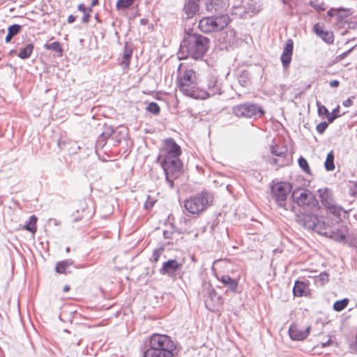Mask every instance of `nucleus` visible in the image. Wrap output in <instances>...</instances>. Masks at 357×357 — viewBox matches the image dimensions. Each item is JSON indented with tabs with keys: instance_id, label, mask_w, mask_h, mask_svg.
Here are the masks:
<instances>
[{
	"instance_id": "f257e3e1",
	"label": "nucleus",
	"mask_w": 357,
	"mask_h": 357,
	"mask_svg": "<svg viewBox=\"0 0 357 357\" xmlns=\"http://www.w3.org/2000/svg\"><path fill=\"white\" fill-rule=\"evenodd\" d=\"M163 142L164 145L160 150V153L157 158V162H160L165 172L166 181L172 189L174 180L183 170V163L179 159L181 149L173 138H167Z\"/></svg>"
},
{
	"instance_id": "f03ea898",
	"label": "nucleus",
	"mask_w": 357,
	"mask_h": 357,
	"mask_svg": "<svg viewBox=\"0 0 357 357\" xmlns=\"http://www.w3.org/2000/svg\"><path fill=\"white\" fill-rule=\"evenodd\" d=\"M176 346L171 337L165 334L153 333L146 343L143 357H174Z\"/></svg>"
},
{
	"instance_id": "7ed1b4c3",
	"label": "nucleus",
	"mask_w": 357,
	"mask_h": 357,
	"mask_svg": "<svg viewBox=\"0 0 357 357\" xmlns=\"http://www.w3.org/2000/svg\"><path fill=\"white\" fill-rule=\"evenodd\" d=\"M209 47V39L199 33H187L180 45V52L186 53L185 57L201 59Z\"/></svg>"
},
{
	"instance_id": "20e7f679",
	"label": "nucleus",
	"mask_w": 357,
	"mask_h": 357,
	"mask_svg": "<svg viewBox=\"0 0 357 357\" xmlns=\"http://www.w3.org/2000/svg\"><path fill=\"white\" fill-rule=\"evenodd\" d=\"M196 73L187 69L183 73H180L178 76L177 86L178 89L186 96L196 99L197 97H203L206 93L202 89L195 85Z\"/></svg>"
},
{
	"instance_id": "39448f33",
	"label": "nucleus",
	"mask_w": 357,
	"mask_h": 357,
	"mask_svg": "<svg viewBox=\"0 0 357 357\" xmlns=\"http://www.w3.org/2000/svg\"><path fill=\"white\" fill-rule=\"evenodd\" d=\"M213 202V194L207 191H202L187 199L184 202V207L190 213L199 214L211 205Z\"/></svg>"
},
{
	"instance_id": "423d86ee",
	"label": "nucleus",
	"mask_w": 357,
	"mask_h": 357,
	"mask_svg": "<svg viewBox=\"0 0 357 357\" xmlns=\"http://www.w3.org/2000/svg\"><path fill=\"white\" fill-rule=\"evenodd\" d=\"M291 197L296 204L304 210L312 212L320 208L319 202L314 194L307 189H296L291 192Z\"/></svg>"
},
{
	"instance_id": "0eeeda50",
	"label": "nucleus",
	"mask_w": 357,
	"mask_h": 357,
	"mask_svg": "<svg viewBox=\"0 0 357 357\" xmlns=\"http://www.w3.org/2000/svg\"><path fill=\"white\" fill-rule=\"evenodd\" d=\"M232 113L238 118L256 119L264 116L265 112L259 105L246 102L233 106Z\"/></svg>"
},
{
	"instance_id": "6e6552de",
	"label": "nucleus",
	"mask_w": 357,
	"mask_h": 357,
	"mask_svg": "<svg viewBox=\"0 0 357 357\" xmlns=\"http://www.w3.org/2000/svg\"><path fill=\"white\" fill-rule=\"evenodd\" d=\"M292 190V185L286 181H280L273 184L271 192L273 198L279 207L287 210L286 202L289 192Z\"/></svg>"
},
{
	"instance_id": "1a4fd4ad",
	"label": "nucleus",
	"mask_w": 357,
	"mask_h": 357,
	"mask_svg": "<svg viewBox=\"0 0 357 357\" xmlns=\"http://www.w3.org/2000/svg\"><path fill=\"white\" fill-rule=\"evenodd\" d=\"M322 205L333 215L340 216L342 208L335 205L332 195L328 188L317 190Z\"/></svg>"
},
{
	"instance_id": "9d476101",
	"label": "nucleus",
	"mask_w": 357,
	"mask_h": 357,
	"mask_svg": "<svg viewBox=\"0 0 357 357\" xmlns=\"http://www.w3.org/2000/svg\"><path fill=\"white\" fill-rule=\"evenodd\" d=\"M236 42V31L234 29H229L219 34L216 45L220 50H227L232 47Z\"/></svg>"
},
{
	"instance_id": "9b49d317",
	"label": "nucleus",
	"mask_w": 357,
	"mask_h": 357,
	"mask_svg": "<svg viewBox=\"0 0 357 357\" xmlns=\"http://www.w3.org/2000/svg\"><path fill=\"white\" fill-rule=\"evenodd\" d=\"M182 266L183 264L176 259H169L163 262L162 267L159 270V273L160 275H167L172 279H176Z\"/></svg>"
},
{
	"instance_id": "f8f14e48",
	"label": "nucleus",
	"mask_w": 357,
	"mask_h": 357,
	"mask_svg": "<svg viewBox=\"0 0 357 357\" xmlns=\"http://www.w3.org/2000/svg\"><path fill=\"white\" fill-rule=\"evenodd\" d=\"M317 215L313 214V212L301 213L297 215L296 221L298 223L304 228L312 230L315 227V221Z\"/></svg>"
},
{
	"instance_id": "ddd939ff",
	"label": "nucleus",
	"mask_w": 357,
	"mask_h": 357,
	"mask_svg": "<svg viewBox=\"0 0 357 357\" xmlns=\"http://www.w3.org/2000/svg\"><path fill=\"white\" fill-rule=\"evenodd\" d=\"M293 50L294 42L291 39H288L285 43L280 57L282 66L284 69H287L290 65L293 54Z\"/></svg>"
},
{
	"instance_id": "4468645a",
	"label": "nucleus",
	"mask_w": 357,
	"mask_h": 357,
	"mask_svg": "<svg viewBox=\"0 0 357 357\" xmlns=\"http://www.w3.org/2000/svg\"><path fill=\"white\" fill-rule=\"evenodd\" d=\"M309 284L308 280H296L293 287L294 296L296 297L307 296L310 294Z\"/></svg>"
},
{
	"instance_id": "2eb2a0df",
	"label": "nucleus",
	"mask_w": 357,
	"mask_h": 357,
	"mask_svg": "<svg viewBox=\"0 0 357 357\" xmlns=\"http://www.w3.org/2000/svg\"><path fill=\"white\" fill-rule=\"evenodd\" d=\"M202 91L206 93V95L203 97H197L196 99H206L216 94L221 93V90L218 86V80L215 77H211L208 79V89H202Z\"/></svg>"
},
{
	"instance_id": "dca6fc26",
	"label": "nucleus",
	"mask_w": 357,
	"mask_h": 357,
	"mask_svg": "<svg viewBox=\"0 0 357 357\" xmlns=\"http://www.w3.org/2000/svg\"><path fill=\"white\" fill-rule=\"evenodd\" d=\"M310 327L307 326L304 330L298 329L295 326H290L289 328V335L291 340H305L310 334Z\"/></svg>"
},
{
	"instance_id": "f3484780",
	"label": "nucleus",
	"mask_w": 357,
	"mask_h": 357,
	"mask_svg": "<svg viewBox=\"0 0 357 357\" xmlns=\"http://www.w3.org/2000/svg\"><path fill=\"white\" fill-rule=\"evenodd\" d=\"M313 29L316 35L327 44H332L333 43L334 35L332 31H324L319 24H315Z\"/></svg>"
},
{
	"instance_id": "a211bd4d",
	"label": "nucleus",
	"mask_w": 357,
	"mask_h": 357,
	"mask_svg": "<svg viewBox=\"0 0 357 357\" xmlns=\"http://www.w3.org/2000/svg\"><path fill=\"white\" fill-rule=\"evenodd\" d=\"M325 236L339 243H342L346 239L345 232L342 228L339 227L330 228Z\"/></svg>"
},
{
	"instance_id": "6ab92c4d",
	"label": "nucleus",
	"mask_w": 357,
	"mask_h": 357,
	"mask_svg": "<svg viewBox=\"0 0 357 357\" xmlns=\"http://www.w3.org/2000/svg\"><path fill=\"white\" fill-rule=\"evenodd\" d=\"M213 17H206L199 20V28L202 32L210 33L215 31Z\"/></svg>"
},
{
	"instance_id": "aec40b11",
	"label": "nucleus",
	"mask_w": 357,
	"mask_h": 357,
	"mask_svg": "<svg viewBox=\"0 0 357 357\" xmlns=\"http://www.w3.org/2000/svg\"><path fill=\"white\" fill-rule=\"evenodd\" d=\"M215 24V31H221L230 22V17L227 14L213 16Z\"/></svg>"
},
{
	"instance_id": "412c9836",
	"label": "nucleus",
	"mask_w": 357,
	"mask_h": 357,
	"mask_svg": "<svg viewBox=\"0 0 357 357\" xmlns=\"http://www.w3.org/2000/svg\"><path fill=\"white\" fill-rule=\"evenodd\" d=\"M184 10L188 18L192 17L199 12V5L197 0H188L184 6Z\"/></svg>"
},
{
	"instance_id": "4be33fe9",
	"label": "nucleus",
	"mask_w": 357,
	"mask_h": 357,
	"mask_svg": "<svg viewBox=\"0 0 357 357\" xmlns=\"http://www.w3.org/2000/svg\"><path fill=\"white\" fill-rule=\"evenodd\" d=\"M74 264V261L72 259H65L61 261H58L55 266V271L56 273L60 274H66L70 273L67 269Z\"/></svg>"
},
{
	"instance_id": "5701e85b",
	"label": "nucleus",
	"mask_w": 357,
	"mask_h": 357,
	"mask_svg": "<svg viewBox=\"0 0 357 357\" xmlns=\"http://www.w3.org/2000/svg\"><path fill=\"white\" fill-rule=\"evenodd\" d=\"M315 227L312 230L319 233V234L325 236L326 234L330 229L329 225L324 220H320L318 216L316 218Z\"/></svg>"
},
{
	"instance_id": "b1692460",
	"label": "nucleus",
	"mask_w": 357,
	"mask_h": 357,
	"mask_svg": "<svg viewBox=\"0 0 357 357\" xmlns=\"http://www.w3.org/2000/svg\"><path fill=\"white\" fill-rule=\"evenodd\" d=\"M220 281L231 291H236L238 282L235 279H233L228 275H224L220 278Z\"/></svg>"
},
{
	"instance_id": "393cba45",
	"label": "nucleus",
	"mask_w": 357,
	"mask_h": 357,
	"mask_svg": "<svg viewBox=\"0 0 357 357\" xmlns=\"http://www.w3.org/2000/svg\"><path fill=\"white\" fill-rule=\"evenodd\" d=\"M22 26L14 24L8 28V33L5 38L6 43H8L11 41L13 37L17 36L22 30Z\"/></svg>"
},
{
	"instance_id": "a878e982",
	"label": "nucleus",
	"mask_w": 357,
	"mask_h": 357,
	"mask_svg": "<svg viewBox=\"0 0 357 357\" xmlns=\"http://www.w3.org/2000/svg\"><path fill=\"white\" fill-rule=\"evenodd\" d=\"M34 45L32 43H28L20 49L17 56L22 59H29L33 53Z\"/></svg>"
},
{
	"instance_id": "bb28decb",
	"label": "nucleus",
	"mask_w": 357,
	"mask_h": 357,
	"mask_svg": "<svg viewBox=\"0 0 357 357\" xmlns=\"http://www.w3.org/2000/svg\"><path fill=\"white\" fill-rule=\"evenodd\" d=\"M227 6V0H213V1L210 3H207L206 4L207 10H215L217 11L219 9V7L220 6L222 8H225Z\"/></svg>"
},
{
	"instance_id": "cd10ccee",
	"label": "nucleus",
	"mask_w": 357,
	"mask_h": 357,
	"mask_svg": "<svg viewBox=\"0 0 357 357\" xmlns=\"http://www.w3.org/2000/svg\"><path fill=\"white\" fill-rule=\"evenodd\" d=\"M114 132V128L112 127H107L104 131L100 135L97 139V144L103 146L105 145V140L109 138Z\"/></svg>"
},
{
	"instance_id": "c85d7f7f",
	"label": "nucleus",
	"mask_w": 357,
	"mask_h": 357,
	"mask_svg": "<svg viewBox=\"0 0 357 357\" xmlns=\"http://www.w3.org/2000/svg\"><path fill=\"white\" fill-rule=\"evenodd\" d=\"M335 155L333 151H331L329 153H328L326 155V160L324 162V167L326 171L331 172L333 171L335 169Z\"/></svg>"
},
{
	"instance_id": "c756f323",
	"label": "nucleus",
	"mask_w": 357,
	"mask_h": 357,
	"mask_svg": "<svg viewBox=\"0 0 357 357\" xmlns=\"http://www.w3.org/2000/svg\"><path fill=\"white\" fill-rule=\"evenodd\" d=\"M132 54V49L126 43L124 46L123 55L122 59V63L124 64L126 66H129Z\"/></svg>"
},
{
	"instance_id": "7c9ffc66",
	"label": "nucleus",
	"mask_w": 357,
	"mask_h": 357,
	"mask_svg": "<svg viewBox=\"0 0 357 357\" xmlns=\"http://www.w3.org/2000/svg\"><path fill=\"white\" fill-rule=\"evenodd\" d=\"M37 217L32 215L29 218V222L24 226V229L34 234L36 231Z\"/></svg>"
},
{
	"instance_id": "2f4dec72",
	"label": "nucleus",
	"mask_w": 357,
	"mask_h": 357,
	"mask_svg": "<svg viewBox=\"0 0 357 357\" xmlns=\"http://www.w3.org/2000/svg\"><path fill=\"white\" fill-rule=\"evenodd\" d=\"M44 48L48 50H52L59 53V56H62L63 49L59 42L55 41L52 43H45Z\"/></svg>"
},
{
	"instance_id": "473e14b6",
	"label": "nucleus",
	"mask_w": 357,
	"mask_h": 357,
	"mask_svg": "<svg viewBox=\"0 0 357 357\" xmlns=\"http://www.w3.org/2000/svg\"><path fill=\"white\" fill-rule=\"evenodd\" d=\"M349 302V299L346 298L336 301L333 304V308L336 312H341L347 307Z\"/></svg>"
},
{
	"instance_id": "72a5a7b5",
	"label": "nucleus",
	"mask_w": 357,
	"mask_h": 357,
	"mask_svg": "<svg viewBox=\"0 0 357 357\" xmlns=\"http://www.w3.org/2000/svg\"><path fill=\"white\" fill-rule=\"evenodd\" d=\"M287 152V149L285 146L282 148H279L277 146H271V153L278 157H284L286 155Z\"/></svg>"
},
{
	"instance_id": "f704fd0d",
	"label": "nucleus",
	"mask_w": 357,
	"mask_h": 357,
	"mask_svg": "<svg viewBox=\"0 0 357 357\" xmlns=\"http://www.w3.org/2000/svg\"><path fill=\"white\" fill-rule=\"evenodd\" d=\"M298 163L300 168L307 174H311V170L307 160L301 156L298 160Z\"/></svg>"
},
{
	"instance_id": "c9c22d12",
	"label": "nucleus",
	"mask_w": 357,
	"mask_h": 357,
	"mask_svg": "<svg viewBox=\"0 0 357 357\" xmlns=\"http://www.w3.org/2000/svg\"><path fill=\"white\" fill-rule=\"evenodd\" d=\"M135 0H118L116 3L117 10L126 9L133 4Z\"/></svg>"
},
{
	"instance_id": "e433bc0d",
	"label": "nucleus",
	"mask_w": 357,
	"mask_h": 357,
	"mask_svg": "<svg viewBox=\"0 0 357 357\" xmlns=\"http://www.w3.org/2000/svg\"><path fill=\"white\" fill-rule=\"evenodd\" d=\"M340 116V107L337 106V107L334 108L332 111V112H328V114L327 115V120L328 123H333L336 119Z\"/></svg>"
},
{
	"instance_id": "4c0bfd02",
	"label": "nucleus",
	"mask_w": 357,
	"mask_h": 357,
	"mask_svg": "<svg viewBox=\"0 0 357 357\" xmlns=\"http://www.w3.org/2000/svg\"><path fill=\"white\" fill-rule=\"evenodd\" d=\"M146 109L154 115H158L160 112V107L155 102H151L149 104Z\"/></svg>"
},
{
	"instance_id": "58836bf2",
	"label": "nucleus",
	"mask_w": 357,
	"mask_h": 357,
	"mask_svg": "<svg viewBox=\"0 0 357 357\" xmlns=\"http://www.w3.org/2000/svg\"><path fill=\"white\" fill-rule=\"evenodd\" d=\"M316 278V282H319L321 284H324L328 281V274L326 272H321Z\"/></svg>"
},
{
	"instance_id": "ea45409f",
	"label": "nucleus",
	"mask_w": 357,
	"mask_h": 357,
	"mask_svg": "<svg viewBox=\"0 0 357 357\" xmlns=\"http://www.w3.org/2000/svg\"><path fill=\"white\" fill-rule=\"evenodd\" d=\"M163 252V248H158L153 250L151 260L155 263L159 260L160 255Z\"/></svg>"
},
{
	"instance_id": "a19ab883",
	"label": "nucleus",
	"mask_w": 357,
	"mask_h": 357,
	"mask_svg": "<svg viewBox=\"0 0 357 357\" xmlns=\"http://www.w3.org/2000/svg\"><path fill=\"white\" fill-rule=\"evenodd\" d=\"M328 112V109L324 105H320L317 102V113L319 116H326L327 117Z\"/></svg>"
},
{
	"instance_id": "79ce46f5",
	"label": "nucleus",
	"mask_w": 357,
	"mask_h": 357,
	"mask_svg": "<svg viewBox=\"0 0 357 357\" xmlns=\"http://www.w3.org/2000/svg\"><path fill=\"white\" fill-rule=\"evenodd\" d=\"M328 121H322L317 124L316 129L319 134H323L328 126Z\"/></svg>"
},
{
	"instance_id": "37998d69",
	"label": "nucleus",
	"mask_w": 357,
	"mask_h": 357,
	"mask_svg": "<svg viewBox=\"0 0 357 357\" xmlns=\"http://www.w3.org/2000/svg\"><path fill=\"white\" fill-rule=\"evenodd\" d=\"M92 8L93 7H91V6L89 7L86 6V10L87 13H85V15H84L82 18V22L83 23L86 24L89 22L90 17H91V12L92 11Z\"/></svg>"
},
{
	"instance_id": "c03bdc74",
	"label": "nucleus",
	"mask_w": 357,
	"mask_h": 357,
	"mask_svg": "<svg viewBox=\"0 0 357 357\" xmlns=\"http://www.w3.org/2000/svg\"><path fill=\"white\" fill-rule=\"evenodd\" d=\"M341 10L347 12V15H348L350 13V10L349 8H344L340 7V8H339L337 9H332V8L330 9L327 12V14L329 16H333L335 15V12L339 13Z\"/></svg>"
},
{
	"instance_id": "a18cd8bd",
	"label": "nucleus",
	"mask_w": 357,
	"mask_h": 357,
	"mask_svg": "<svg viewBox=\"0 0 357 357\" xmlns=\"http://www.w3.org/2000/svg\"><path fill=\"white\" fill-rule=\"evenodd\" d=\"M356 46H354L351 48H350L349 50H348L347 51L342 53L341 54L338 55L337 57H336V60L337 61H341L342 59H344V58H346L349 54V53L351 52V51L356 47Z\"/></svg>"
},
{
	"instance_id": "49530a36",
	"label": "nucleus",
	"mask_w": 357,
	"mask_h": 357,
	"mask_svg": "<svg viewBox=\"0 0 357 357\" xmlns=\"http://www.w3.org/2000/svg\"><path fill=\"white\" fill-rule=\"evenodd\" d=\"M155 201L154 199H151L149 196L147 200L144 203V208L146 209H151L155 204Z\"/></svg>"
},
{
	"instance_id": "de8ad7c7",
	"label": "nucleus",
	"mask_w": 357,
	"mask_h": 357,
	"mask_svg": "<svg viewBox=\"0 0 357 357\" xmlns=\"http://www.w3.org/2000/svg\"><path fill=\"white\" fill-rule=\"evenodd\" d=\"M310 5L311 6H312L316 10H318V11H321V10H325V8L323 4H316L314 3V2L313 1H310Z\"/></svg>"
},
{
	"instance_id": "09e8293b",
	"label": "nucleus",
	"mask_w": 357,
	"mask_h": 357,
	"mask_svg": "<svg viewBox=\"0 0 357 357\" xmlns=\"http://www.w3.org/2000/svg\"><path fill=\"white\" fill-rule=\"evenodd\" d=\"M347 28L349 29H354L357 28V22L354 21L347 22Z\"/></svg>"
},
{
	"instance_id": "8fccbe9b",
	"label": "nucleus",
	"mask_w": 357,
	"mask_h": 357,
	"mask_svg": "<svg viewBox=\"0 0 357 357\" xmlns=\"http://www.w3.org/2000/svg\"><path fill=\"white\" fill-rule=\"evenodd\" d=\"M172 234H173V232L172 231H169V230H164L163 231V236L166 239L171 238L172 236Z\"/></svg>"
},
{
	"instance_id": "3c124183",
	"label": "nucleus",
	"mask_w": 357,
	"mask_h": 357,
	"mask_svg": "<svg viewBox=\"0 0 357 357\" xmlns=\"http://www.w3.org/2000/svg\"><path fill=\"white\" fill-rule=\"evenodd\" d=\"M77 10L83 13V15L87 13L86 10V6L84 3H80L77 6Z\"/></svg>"
},
{
	"instance_id": "603ef678",
	"label": "nucleus",
	"mask_w": 357,
	"mask_h": 357,
	"mask_svg": "<svg viewBox=\"0 0 357 357\" xmlns=\"http://www.w3.org/2000/svg\"><path fill=\"white\" fill-rule=\"evenodd\" d=\"M353 105V100L351 98H349L343 102V105L344 107H350Z\"/></svg>"
},
{
	"instance_id": "864d4df0",
	"label": "nucleus",
	"mask_w": 357,
	"mask_h": 357,
	"mask_svg": "<svg viewBox=\"0 0 357 357\" xmlns=\"http://www.w3.org/2000/svg\"><path fill=\"white\" fill-rule=\"evenodd\" d=\"M330 86L333 88H336V87H338L339 85H340V82L337 79H334L331 82H330Z\"/></svg>"
},
{
	"instance_id": "5fc2aeb1",
	"label": "nucleus",
	"mask_w": 357,
	"mask_h": 357,
	"mask_svg": "<svg viewBox=\"0 0 357 357\" xmlns=\"http://www.w3.org/2000/svg\"><path fill=\"white\" fill-rule=\"evenodd\" d=\"M75 20H76V17L73 15H70L68 17L67 21L69 24H72V23L75 22Z\"/></svg>"
},
{
	"instance_id": "6e6d98bb",
	"label": "nucleus",
	"mask_w": 357,
	"mask_h": 357,
	"mask_svg": "<svg viewBox=\"0 0 357 357\" xmlns=\"http://www.w3.org/2000/svg\"><path fill=\"white\" fill-rule=\"evenodd\" d=\"M351 191L353 195H357V181L354 182Z\"/></svg>"
},
{
	"instance_id": "4d7b16f0",
	"label": "nucleus",
	"mask_w": 357,
	"mask_h": 357,
	"mask_svg": "<svg viewBox=\"0 0 357 357\" xmlns=\"http://www.w3.org/2000/svg\"><path fill=\"white\" fill-rule=\"evenodd\" d=\"M351 347L356 350L357 352V332L356 335V341L351 344Z\"/></svg>"
},
{
	"instance_id": "13d9d810",
	"label": "nucleus",
	"mask_w": 357,
	"mask_h": 357,
	"mask_svg": "<svg viewBox=\"0 0 357 357\" xmlns=\"http://www.w3.org/2000/svg\"><path fill=\"white\" fill-rule=\"evenodd\" d=\"M331 340L329 339L328 341H326V342H323L321 343V347L322 348H324L326 347H328L330 344H331Z\"/></svg>"
},
{
	"instance_id": "bf43d9fd",
	"label": "nucleus",
	"mask_w": 357,
	"mask_h": 357,
	"mask_svg": "<svg viewBox=\"0 0 357 357\" xmlns=\"http://www.w3.org/2000/svg\"><path fill=\"white\" fill-rule=\"evenodd\" d=\"M149 22V20L146 18L141 19L140 23L142 25H146Z\"/></svg>"
},
{
	"instance_id": "052dcab7",
	"label": "nucleus",
	"mask_w": 357,
	"mask_h": 357,
	"mask_svg": "<svg viewBox=\"0 0 357 357\" xmlns=\"http://www.w3.org/2000/svg\"><path fill=\"white\" fill-rule=\"evenodd\" d=\"M98 3V0H92L91 2V7H94Z\"/></svg>"
},
{
	"instance_id": "680f3d73",
	"label": "nucleus",
	"mask_w": 357,
	"mask_h": 357,
	"mask_svg": "<svg viewBox=\"0 0 357 357\" xmlns=\"http://www.w3.org/2000/svg\"><path fill=\"white\" fill-rule=\"evenodd\" d=\"M50 222H53L55 225H57L59 224L58 220L56 219H54V218H50Z\"/></svg>"
},
{
	"instance_id": "e2e57ef3",
	"label": "nucleus",
	"mask_w": 357,
	"mask_h": 357,
	"mask_svg": "<svg viewBox=\"0 0 357 357\" xmlns=\"http://www.w3.org/2000/svg\"><path fill=\"white\" fill-rule=\"evenodd\" d=\"M277 162H278V160H277V159H275V158H273V159L271 160V164L276 165V164H277Z\"/></svg>"
},
{
	"instance_id": "0e129e2a",
	"label": "nucleus",
	"mask_w": 357,
	"mask_h": 357,
	"mask_svg": "<svg viewBox=\"0 0 357 357\" xmlns=\"http://www.w3.org/2000/svg\"><path fill=\"white\" fill-rule=\"evenodd\" d=\"M70 287L69 286L66 285L63 287V291L66 292L69 290Z\"/></svg>"
},
{
	"instance_id": "69168bd1",
	"label": "nucleus",
	"mask_w": 357,
	"mask_h": 357,
	"mask_svg": "<svg viewBox=\"0 0 357 357\" xmlns=\"http://www.w3.org/2000/svg\"><path fill=\"white\" fill-rule=\"evenodd\" d=\"M81 342H82V339H81V338H79V339L77 340V343H76V345H77V346H79V345H80V344H81Z\"/></svg>"
},
{
	"instance_id": "338daca9",
	"label": "nucleus",
	"mask_w": 357,
	"mask_h": 357,
	"mask_svg": "<svg viewBox=\"0 0 357 357\" xmlns=\"http://www.w3.org/2000/svg\"><path fill=\"white\" fill-rule=\"evenodd\" d=\"M281 1L282 2L283 4L286 5L288 3L289 0H281Z\"/></svg>"
},
{
	"instance_id": "774afa93",
	"label": "nucleus",
	"mask_w": 357,
	"mask_h": 357,
	"mask_svg": "<svg viewBox=\"0 0 357 357\" xmlns=\"http://www.w3.org/2000/svg\"><path fill=\"white\" fill-rule=\"evenodd\" d=\"M95 19L97 20L98 22H100V20L99 19L98 15L95 16Z\"/></svg>"
}]
</instances>
